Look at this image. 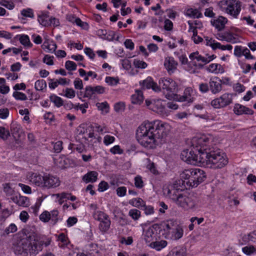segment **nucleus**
<instances>
[{
  "mask_svg": "<svg viewBox=\"0 0 256 256\" xmlns=\"http://www.w3.org/2000/svg\"><path fill=\"white\" fill-rule=\"evenodd\" d=\"M210 90L212 94H217L222 90V81L218 77L214 76L209 82Z\"/></svg>",
  "mask_w": 256,
  "mask_h": 256,
  "instance_id": "16",
  "label": "nucleus"
},
{
  "mask_svg": "<svg viewBox=\"0 0 256 256\" xmlns=\"http://www.w3.org/2000/svg\"><path fill=\"white\" fill-rule=\"evenodd\" d=\"M42 48L44 50L47 49V52L53 53L56 52L57 46L54 42H49L48 40H46L42 44Z\"/></svg>",
  "mask_w": 256,
  "mask_h": 256,
  "instance_id": "29",
  "label": "nucleus"
},
{
  "mask_svg": "<svg viewBox=\"0 0 256 256\" xmlns=\"http://www.w3.org/2000/svg\"><path fill=\"white\" fill-rule=\"evenodd\" d=\"M145 86L146 88H152L156 92H160L162 88L168 92L174 94L177 87L176 82L171 78H161L159 80V86L154 82L151 77L145 80Z\"/></svg>",
  "mask_w": 256,
  "mask_h": 256,
  "instance_id": "6",
  "label": "nucleus"
},
{
  "mask_svg": "<svg viewBox=\"0 0 256 256\" xmlns=\"http://www.w3.org/2000/svg\"><path fill=\"white\" fill-rule=\"evenodd\" d=\"M21 14L25 17L32 18L34 16L32 10L30 8L22 10L21 11Z\"/></svg>",
  "mask_w": 256,
  "mask_h": 256,
  "instance_id": "45",
  "label": "nucleus"
},
{
  "mask_svg": "<svg viewBox=\"0 0 256 256\" xmlns=\"http://www.w3.org/2000/svg\"><path fill=\"white\" fill-rule=\"evenodd\" d=\"M236 34L229 32H225L226 41L228 42L235 43L236 42L237 38L235 36Z\"/></svg>",
  "mask_w": 256,
  "mask_h": 256,
  "instance_id": "34",
  "label": "nucleus"
},
{
  "mask_svg": "<svg viewBox=\"0 0 256 256\" xmlns=\"http://www.w3.org/2000/svg\"><path fill=\"white\" fill-rule=\"evenodd\" d=\"M177 183L176 182L173 186H171L170 188H168V196L178 206L184 208L186 200L187 195L181 193L182 190L184 188V186L180 185L181 188H178Z\"/></svg>",
  "mask_w": 256,
  "mask_h": 256,
  "instance_id": "8",
  "label": "nucleus"
},
{
  "mask_svg": "<svg viewBox=\"0 0 256 256\" xmlns=\"http://www.w3.org/2000/svg\"><path fill=\"white\" fill-rule=\"evenodd\" d=\"M232 102V96L230 94L225 93L218 98H215L211 102L212 106L216 108H224Z\"/></svg>",
  "mask_w": 256,
  "mask_h": 256,
  "instance_id": "12",
  "label": "nucleus"
},
{
  "mask_svg": "<svg viewBox=\"0 0 256 256\" xmlns=\"http://www.w3.org/2000/svg\"><path fill=\"white\" fill-rule=\"evenodd\" d=\"M54 56L49 55H46L43 58V62L46 64L52 66L54 64Z\"/></svg>",
  "mask_w": 256,
  "mask_h": 256,
  "instance_id": "53",
  "label": "nucleus"
},
{
  "mask_svg": "<svg viewBox=\"0 0 256 256\" xmlns=\"http://www.w3.org/2000/svg\"><path fill=\"white\" fill-rule=\"evenodd\" d=\"M182 160L188 164L195 165L200 163V154L198 150H194L192 146V140L191 150H184L180 154Z\"/></svg>",
  "mask_w": 256,
  "mask_h": 256,
  "instance_id": "10",
  "label": "nucleus"
},
{
  "mask_svg": "<svg viewBox=\"0 0 256 256\" xmlns=\"http://www.w3.org/2000/svg\"><path fill=\"white\" fill-rule=\"evenodd\" d=\"M144 125L142 124L136 131V136L138 142L142 145H144Z\"/></svg>",
  "mask_w": 256,
  "mask_h": 256,
  "instance_id": "28",
  "label": "nucleus"
},
{
  "mask_svg": "<svg viewBox=\"0 0 256 256\" xmlns=\"http://www.w3.org/2000/svg\"><path fill=\"white\" fill-rule=\"evenodd\" d=\"M186 253L185 248L178 246L174 248L166 256H185Z\"/></svg>",
  "mask_w": 256,
  "mask_h": 256,
  "instance_id": "26",
  "label": "nucleus"
},
{
  "mask_svg": "<svg viewBox=\"0 0 256 256\" xmlns=\"http://www.w3.org/2000/svg\"><path fill=\"white\" fill-rule=\"evenodd\" d=\"M198 208L197 201L192 196H188L186 200V202L184 206V209L188 210H196Z\"/></svg>",
  "mask_w": 256,
  "mask_h": 256,
  "instance_id": "24",
  "label": "nucleus"
},
{
  "mask_svg": "<svg viewBox=\"0 0 256 256\" xmlns=\"http://www.w3.org/2000/svg\"><path fill=\"white\" fill-rule=\"evenodd\" d=\"M192 92V90L190 88H188L185 89L184 91V95L182 96H180L178 98V96L176 95V98H174L175 99H177L178 102H188V103L192 102V98H191V93Z\"/></svg>",
  "mask_w": 256,
  "mask_h": 256,
  "instance_id": "25",
  "label": "nucleus"
},
{
  "mask_svg": "<svg viewBox=\"0 0 256 256\" xmlns=\"http://www.w3.org/2000/svg\"><path fill=\"white\" fill-rule=\"evenodd\" d=\"M60 182L56 176L50 174L44 175L43 188H55L60 186Z\"/></svg>",
  "mask_w": 256,
  "mask_h": 256,
  "instance_id": "15",
  "label": "nucleus"
},
{
  "mask_svg": "<svg viewBox=\"0 0 256 256\" xmlns=\"http://www.w3.org/2000/svg\"><path fill=\"white\" fill-rule=\"evenodd\" d=\"M16 230V226L14 224H11L8 227L6 228L2 235L6 236L9 234L10 233H14Z\"/></svg>",
  "mask_w": 256,
  "mask_h": 256,
  "instance_id": "37",
  "label": "nucleus"
},
{
  "mask_svg": "<svg viewBox=\"0 0 256 256\" xmlns=\"http://www.w3.org/2000/svg\"><path fill=\"white\" fill-rule=\"evenodd\" d=\"M170 130V126L168 124L158 120H145V148H154L158 140L165 138Z\"/></svg>",
  "mask_w": 256,
  "mask_h": 256,
  "instance_id": "3",
  "label": "nucleus"
},
{
  "mask_svg": "<svg viewBox=\"0 0 256 256\" xmlns=\"http://www.w3.org/2000/svg\"><path fill=\"white\" fill-rule=\"evenodd\" d=\"M133 65L136 69H142L144 68V62L138 58H134L133 61Z\"/></svg>",
  "mask_w": 256,
  "mask_h": 256,
  "instance_id": "42",
  "label": "nucleus"
},
{
  "mask_svg": "<svg viewBox=\"0 0 256 256\" xmlns=\"http://www.w3.org/2000/svg\"><path fill=\"white\" fill-rule=\"evenodd\" d=\"M92 216L95 220L100 222L98 228L102 233L107 232L110 228L111 221L109 216L104 212L96 210L93 212Z\"/></svg>",
  "mask_w": 256,
  "mask_h": 256,
  "instance_id": "9",
  "label": "nucleus"
},
{
  "mask_svg": "<svg viewBox=\"0 0 256 256\" xmlns=\"http://www.w3.org/2000/svg\"><path fill=\"white\" fill-rule=\"evenodd\" d=\"M18 186L21 188L24 192L26 194H30L32 193V190L28 186L22 183L18 184Z\"/></svg>",
  "mask_w": 256,
  "mask_h": 256,
  "instance_id": "52",
  "label": "nucleus"
},
{
  "mask_svg": "<svg viewBox=\"0 0 256 256\" xmlns=\"http://www.w3.org/2000/svg\"><path fill=\"white\" fill-rule=\"evenodd\" d=\"M13 96L18 100H24L27 99L26 96L21 92H14L12 94Z\"/></svg>",
  "mask_w": 256,
  "mask_h": 256,
  "instance_id": "46",
  "label": "nucleus"
},
{
  "mask_svg": "<svg viewBox=\"0 0 256 256\" xmlns=\"http://www.w3.org/2000/svg\"><path fill=\"white\" fill-rule=\"evenodd\" d=\"M160 230L166 238L172 240H179L184 234L182 226L173 220H168L162 224Z\"/></svg>",
  "mask_w": 256,
  "mask_h": 256,
  "instance_id": "5",
  "label": "nucleus"
},
{
  "mask_svg": "<svg viewBox=\"0 0 256 256\" xmlns=\"http://www.w3.org/2000/svg\"><path fill=\"white\" fill-rule=\"evenodd\" d=\"M114 138L110 135H106L104 137V142L106 145H108L112 143L114 140Z\"/></svg>",
  "mask_w": 256,
  "mask_h": 256,
  "instance_id": "62",
  "label": "nucleus"
},
{
  "mask_svg": "<svg viewBox=\"0 0 256 256\" xmlns=\"http://www.w3.org/2000/svg\"><path fill=\"white\" fill-rule=\"evenodd\" d=\"M22 238L14 246V251L19 256H36L43 248V246H47L50 244V240L44 242L34 232L24 230Z\"/></svg>",
  "mask_w": 256,
  "mask_h": 256,
  "instance_id": "2",
  "label": "nucleus"
},
{
  "mask_svg": "<svg viewBox=\"0 0 256 256\" xmlns=\"http://www.w3.org/2000/svg\"><path fill=\"white\" fill-rule=\"evenodd\" d=\"M74 84L76 89L80 90L83 88L82 82L80 78H76L74 82Z\"/></svg>",
  "mask_w": 256,
  "mask_h": 256,
  "instance_id": "54",
  "label": "nucleus"
},
{
  "mask_svg": "<svg viewBox=\"0 0 256 256\" xmlns=\"http://www.w3.org/2000/svg\"><path fill=\"white\" fill-rule=\"evenodd\" d=\"M147 160L149 164L146 165V168L152 174L154 175L158 174L159 172L157 170L154 163V162H150L149 159H147Z\"/></svg>",
  "mask_w": 256,
  "mask_h": 256,
  "instance_id": "35",
  "label": "nucleus"
},
{
  "mask_svg": "<svg viewBox=\"0 0 256 256\" xmlns=\"http://www.w3.org/2000/svg\"><path fill=\"white\" fill-rule=\"evenodd\" d=\"M212 137L203 134L192 138V146L200 154V163L214 169L221 168L228 162V158L222 150L211 146Z\"/></svg>",
  "mask_w": 256,
  "mask_h": 256,
  "instance_id": "1",
  "label": "nucleus"
},
{
  "mask_svg": "<svg viewBox=\"0 0 256 256\" xmlns=\"http://www.w3.org/2000/svg\"><path fill=\"white\" fill-rule=\"evenodd\" d=\"M10 130L14 136H19L22 132V127L16 122H12L10 124Z\"/></svg>",
  "mask_w": 256,
  "mask_h": 256,
  "instance_id": "30",
  "label": "nucleus"
},
{
  "mask_svg": "<svg viewBox=\"0 0 256 256\" xmlns=\"http://www.w3.org/2000/svg\"><path fill=\"white\" fill-rule=\"evenodd\" d=\"M243 54V49L242 46H236L234 48V54L237 57H240Z\"/></svg>",
  "mask_w": 256,
  "mask_h": 256,
  "instance_id": "56",
  "label": "nucleus"
},
{
  "mask_svg": "<svg viewBox=\"0 0 256 256\" xmlns=\"http://www.w3.org/2000/svg\"><path fill=\"white\" fill-rule=\"evenodd\" d=\"M3 190L7 196H13L15 192L14 190L10 186V184L5 183L2 184Z\"/></svg>",
  "mask_w": 256,
  "mask_h": 256,
  "instance_id": "32",
  "label": "nucleus"
},
{
  "mask_svg": "<svg viewBox=\"0 0 256 256\" xmlns=\"http://www.w3.org/2000/svg\"><path fill=\"white\" fill-rule=\"evenodd\" d=\"M108 188V184L104 181H102L98 184V190L100 192H104V190H106Z\"/></svg>",
  "mask_w": 256,
  "mask_h": 256,
  "instance_id": "60",
  "label": "nucleus"
},
{
  "mask_svg": "<svg viewBox=\"0 0 256 256\" xmlns=\"http://www.w3.org/2000/svg\"><path fill=\"white\" fill-rule=\"evenodd\" d=\"M233 111L236 115H242L243 114L252 115L254 112L252 110L239 104H234Z\"/></svg>",
  "mask_w": 256,
  "mask_h": 256,
  "instance_id": "18",
  "label": "nucleus"
},
{
  "mask_svg": "<svg viewBox=\"0 0 256 256\" xmlns=\"http://www.w3.org/2000/svg\"><path fill=\"white\" fill-rule=\"evenodd\" d=\"M146 104L148 108L154 112H156L158 114L164 116L167 114V110L166 108V101L161 100H145Z\"/></svg>",
  "mask_w": 256,
  "mask_h": 256,
  "instance_id": "11",
  "label": "nucleus"
},
{
  "mask_svg": "<svg viewBox=\"0 0 256 256\" xmlns=\"http://www.w3.org/2000/svg\"><path fill=\"white\" fill-rule=\"evenodd\" d=\"M213 8L212 7H210L209 8H206L204 12V16L209 18H214L215 16V14L213 12Z\"/></svg>",
  "mask_w": 256,
  "mask_h": 256,
  "instance_id": "64",
  "label": "nucleus"
},
{
  "mask_svg": "<svg viewBox=\"0 0 256 256\" xmlns=\"http://www.w3.org/2000/svg\"><path fill=\"white\" fill-rule=\"evenodd\" d=\"M218 66L220 67L221 66L217 64H212L209 65L207 70L210 72L218 74L220 72V70H218Z\"/></svg>",
  "mask_w": 256,
  "mask_h": 256,
  "instance_id": "48",
  "label": "nucleus"
},
{
  "mask_svg": "<svg viewBox=\"0 0 256 256\" xmlns=\"http://www.w3.org/2000/svg\"><path fill=\"white\" fill-rule=\"evenodd\" d=\"M180 180L176 182L186 188L196 187L206 178V172L200 168L185 170L180 174Z\"/></svg>",
  "mask_w": 256,
  "mask_h": 256,
  "instance_id": "4",
  "label": "nucleus"
},
{
  "mask_svg": "<svg viewBox=\"0 0 256 256\" xmlns=\"http://www.w3.org/2000/svg\"><path fill=\"white\" fill-rule=\"evenodd\" d=\"M9 131L4 127H0V138L4 140H6L10 136Z\"/></svg>",
  "mask_w": 256,
  "mask_h": 256,
  "instance_id": "43",
  "label": "nucleus"
},
{
  "mask_svg": "<svg viewBox=\"0 0 256 256\" xmlns=\"http://www.w3.org/2000/svg\"><path fill=\"white\" fill-rule=\"evenodd\" d=\"M164 28L167 31L171 30L173 28V23L169 19L164 20Z\"/></svg>",
  "mask_w": 256,
  "mask_h": 256,
  "instance_id": "57",
  "label": "nucleus"
},
{
  "mask_svg": "<svg viewBox=\"0 0 256 256\" xmlns=\"http://www.w3.org/2000/svg\"><path fill=\"white\" fill-rule=\"evenodd\" d=\"M88 103L86 102L84 104H75L74 106V108L75 110H78V109L82 111V114H85L86 112V108H88Z\"/></svg>",
  "mask_w": 256,
  "mask_h": 256,
  "instance_id": "50",
  "label": "nucleus"
},
{
  "mask_svg": "<svg viewBox=\"0 0 256 256\" xmlns=\"http://www.w3.org/2000/svg\"><path fill=\"white\" fill-rule=\"evenodd\" d=\"M94 94V92L92 86H87L86 87L84 97L91 98Z\"/></svg>",
  "mask_w": 256,
  "mask_h": 256,
  "instance_id": "47",
  "label": "nucleus"
},
{
  "mask_svg": "<svg viewBox=\"0 0 256 256\" xmlns=\"http://www.w3.org/2000/svg\"><path fill=\"white\" fill-rule=\"evenodd\" d=\"M29 180L35 185L43 188L44 176H42L38 173H32L29 176Z\"/></svg>",
  "mask_w": 256,
  "mask_h": 256,
  "instance_id": "20",
  "label": "nucleus"
},
{
  "mask_svg": "<svg viewBox=\"0 0 256 256\" xmlns=\"http://www.w3.org/2000/svg\"><path fill=\"white\" fill-rule=\"evenodd\" d=\"M126 104L122 102H118L114 105V109L116 112H124Z\"/></svg>",
  "mask_w": 256,
  "mask_h": 256,
  "instance_id": "38",
  "label": "nucleus"
},
{
  "mask_svg": "<svg viewBox=\"0 0 256 256\" xmlns=\"http://www.w3.org/2000/svg\"><path fill=\"white\" fill-rule=\"evenodd\" d=\"M126 192V188L125 186L118 187L116 189V194L119 196H125Z\"/></svg>",
  "mask_w": 256,
  "mask_h": 256,
  "instance_id": "61",
  "label": "nucleus"
},
{
  "mask_svg": "<svg viewBox=\"0 0 256 256\" xmlns=\"http://www.w3.org/2000/svg\"><path fill=\"white\" fill-rule=\"evenodd\" d=\"M40 219L44 222H48L50 221L51 224L54 226L60 220V218L58 210H54L50 212L44 211L40 214Z\"/></svg>",
  "mask_w": 256,
  "mask_h": 256,
  "instance_id": "13",
  "label": "nucleus"
},
{
  "mask_svg": "<svg viewBox=\"0 0 256 256\" xmlns=\"http://www.w3.org/2000/svg\"><path fill=\"white\" fill-rule=\"evenodd\" d=\"M20 43L26 46L31 47L32 44L30 43L28 36L27 35H22L20 38Z\"/></svg>",
  "mask_w": 256,
  "mask_h": 256,
  "instance_id": "39",
  "label": "nucleus"
},
{
  "mask_svg": "<svg viewBox=\"0 0 256 256\" xmlns=\"http://www.w3.org/2000/svg\"><path fill=\"white\" fill-rule=\"evenodd\" d=\"M218 6L221 9L232 16L234 18H237L241 10V2L236 0H224L220 2Z\"/></svg>",
  "mask_w": 256,
  "mask_h": 256,
  "instance_id": "7",
  "label": "nucleus"
},
{
  "mask_svg": "<svg viewBox=\"0 0 256 256\" xmlns=\"http://www.w3.org/2000/svg\"><path fill=\"white\" fill-rule=\"evenodd\" d=\"M50 100L57 107H60L64 105V102L62 98L55 94H52L50 97Z\"/></svg>",
  "mask_w": 256,
  "mask_h": 256,
  "instance_id": "33",
  "label": "nucleus"
},
{
  "mask_svg": "<svg viewBox=\"0 0 256 256\" xmlns=\"http://www.w3.org/2000/svg\"><path fill=\"white\" fill-rule=\"evenodd\" d=\"M131 102L134 104H141L144 100L143 92L141 90H136L135 93L131 96Z\"/></svg>",
  "mask_w": 256,
  "mask_h": 256,
  "instance_id": "22",
  "label": "nucleus"
},
{
  "mask_svg": "<svg viewBox=\"0 0 256 256\" xmlns=\"http://www.w3.org/2000/svg\"><path fill=\"white\" fill-rule=\"evenodd\" d=\"M164 66L168 73L171 74L176 70L178 62L174 58L168 56L165 58Z\"/></svg>",
  "mask_w": 256,
  "mask_h": 256,
  "instance_id": "17",
  "label": "nucleus"
},
{
  "mask_svg": "<svg viewBox=\"0 0 256 256\" xmlns=\"http://www.w3.org/2000/svg\"><path fill=\"white\" fill-rule=\"evenodd\" d=\"M105 82L108 85L111 86H114L116 85L118 83L119 79L118 78L106 76L105 79Z\"/></svg>",
  "mask_w": 256,
  "mask_h": 256,
  "instance_id": "40",
  "label": "nucleus"
},
{
  "mask_svg": "<svg viewBox=\"0 0 256 256\" xmlns=\"http://www.w3.org/2000/svg\"><path fill=\"white\" fill-rule=\"evenodd\" d=\"M46 19V18H45V16L40 15L38 16V21L42 25L44 26H47L50 24V22Z\"/></svg>",
  "mask_w": 256,
  "mask_h": 256,
  "instance_id": "58",
  "label": "nucleus"
},
{
  "mask_svg": "<svg viewBox=\"0 0 256 256\" xmlns=\"http://www.w3.org/2000/svg\"><path fill=\"white\" fill-rule=\"evenodd\" d=\"M134 184L138 188H141L142 187L143 181L141 176H138L134 178Z\"/></svg>",
  "mask_w": 256,
  "mask_h": 256,
  "instance_id": "55",
  "label": "nucleus"
},
{
  "mask_svg": "<svg viewBox=\"0 0 256 256\" xmlns=\"http://www.w3.org/2000/svg\"><path fill=\"white\" fill-rule=\"evenodd\" d=\"M161 226L158 224H154L150 226L145 233V242L147 246L150 244L156 238H160L158 236V231H161Z\"/></svg>",
  "mask_w": 256,
  "mask_h": 256,
  "instance_id": "14",
  "label": "nucleus"
},
{
  "mask_svg": "<svg viewBox=\"0 0 256 256\" xmlns=\"http://www.w3.org/2000/svg\"><path fill=\"white\" fill-rule=\"evenodd\" d=\"M12 200L18 206L28 207L30 206L29 198L26 196L16 195L11 197Z\"/></svg>",
  "mask_w": 256,
  "mask_h": 256,
  "instance_id": "19",
  "label": "nucleus"
},
{
  "mask_svg": "<svg viewBox=\"0 0 256 256\" xmlns=\"http://www.w3.org/2000/svg\"><path fill=\"white\" fill-rule=\"evenodd\" d=\"M242 252L247 255H250L256 252V248L253 246H246L242 248Z\"/></svg>",
  "mask_w": 256,
  "mask_h": 256,
  "instance_id": "41",
  "label": "nucleus"
},
{
  "mask_svg": "<svg viewBox=\"0 0 256 256\" xmlns=\"http://www.w3.org/2000/svg\"><path fill=\"white\" fill-rule=\"evenodd\" d=\"M129 215L134 220H137L140 216V212L137 210H132L129 212Z\"/></svg>",
  "mask_w": 256,
  "mask_h": 256,
  "instance_id": "59",
  "label": "nucleus"
},
{
  "mask_svg": "<svg viewBox=\"0 0 256 256\" xmlns=\"http://www.w3.org/2000/svg\"><path fill=\"white\" fill-rule=\"evenodd\" d=\"M98 173L96 171H90L84 176L82 180L86 183L95 182L98 178Z\"/></svg>",
  "mask_w": 256,
  "mask_h": 256,
  "instance_id": "27",
  "label": "nucleus"
},
{
  "mask_svg": "<svg viewBox=\"0 0 256 256\" xmlns=\"http://www.w3.org/2000/svg\"><path fill=\"white\" fill-rule=\"evenodd\" d=\"M46 86V82L44 80H39L36 82L34 88L36 90H42Z\"/></svg>",
  "mask_w": 256,
  "mask_h": 256,
  "instance_id": "36",
  "label": "nucleus"
},
{
  "mask_svg": "<svg viewBox=\"0 0 256 256\" xmlns=\"http://www.w3.org/2000/svg\"><path fill=\"white\" fill-rule=\"evenodd\" d=\"M54 150V152L58 153L60 152L63 148L62 141L59 140L55 143H53Z\"/></svg>",
  "mask_w": 256,
  "mask_h": 256,
  "instance_id": "49",
  "label": "nucleus"
},
{
  "mask_svg": "<svg viewBox=\"0 0 256 256\" xmlns=\"http://www.w3.org/2000/svg\"><path fill=\"white\" fill-rule=\"evenodd\" d=\"M158 239L159 238H156L148 246L157 251H160L164 248L167 246L168 242L164 240H159Z\"/></svg>",
  "mask_w": 256,
  "mask_h": 256,
  "instance_id": "23",
  "label": "nucleus"
},
{
  "mask_svg": "<svg viewBox=\"0 0 256 256\" xmlns=\"http://www.w3.org/2000/svg\"><path fill=\"white\" fill-rule=\"evenodd\" d=\"M65 67L68 70L72 71L76 69V64L72 61L68 60L66 62Z\"/></svg>",
  "mask_w": 256,
  "mask_h": 256,
  "instance_id": "44",
  "label": "nucleus"
},
{
  "mask_svg": "<svg viewBox=\"0 0 256 256\" xmlns=\"http://www.w3.org/2000/svg\"><path fill=\"white\" fill-rule=\"evenodd\" d=\"M64 96L69 98H72L76 96V92L72 88H66Z\"/></svg>",
  "mask_w": 256,
  "mask_h": 256,
  "instance_id": "51",
  "label": "nucleus"
},
{
  "mask_svg": "<svg viewBox=\"0 0 256 256\" xmlns=\"http://www.w3.org/2000/svg\"><path fill=\"white\" fill-rule=\"evenodd\" d=\"M186 15L190 18H200L202 17V14L197 9L188 8L186 10Z\"/></svg>",
  "mask_w": 256,
  "mask_h": 256,
  "instance_id": "31",
  "label": "nucleus"
},
{
  "mask_svg": "<svg viewBox=\"0 0 256 256\" xmlns=\"http://www.w3.org/2000/svg\"><path fill=\"white\" fill-rule=\"evenodd\" d=\"M227 22V18L222 16H220L217 19L211 20L212 24L218 31H220L224 28L225 24Z\"/></svg>",
  "mask_w": 256,
  "mask_h": 256,
  "instance_id": "21",
  "label": "nucleus"
},
{
  "mask_svg": "<svg viewBox=\"0 0 256 256\" xmlns=\"http://www.w3.org/2000/svg\"><path fill=\"white\" fill-rule=\"evenodd\" d=\"M110 152L114 154H122L123 150L118 145H116L110 148Z\"/></svg>",
  "mask_w": 256,
  "mask_h": 256,
  "instance_id": "63",
  "label": "nucleus"
}]
</instances>
